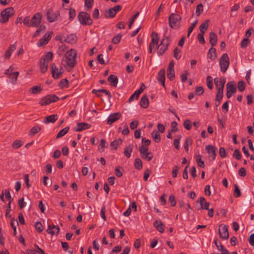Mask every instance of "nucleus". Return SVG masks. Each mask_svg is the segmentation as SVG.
Segmentation results:
<instances>
[{
    "instance_id": "obj_4",
    "label": "nucleus",
    "mask_w": 254,
    "mask_h": 254,
    "mask_svg": "<svg viewBox=\"0 0 254 254\" xmlns=\"http://www.w3.org/2000/svg\"><path fill=\"white\" fill-rule=\"evenodd\" d=\"M14 13V10L12 7H9L2 10L0 13L1 18L0 22L5 23L7 22L10 16Z\"/></svg>"
},
{
    "instance_id": "obj_58",
    "label": "nucleus",
    "mask_w": 254,
    "mask_h": 254,
    "mask_svg": "<svg viewBox=\"0 0 254 254\" xmlns=\"http://www.w3.org/2000/svg\"><path fill=\"white\" fill-rule=\"evenodd\" d=\"M94 3V0H85V5L87 7L88 10H90Z\"/></svg>"
},
{
    "instance_id": "obj_44",
    "label": "nucleus",
    "mask_w": 254,
    "mask_h": 254,
    "mask_svg": "<svg viewBox=\"0 0 254 254\" xmlns=\"http://www.w3.org/2000/svg\"><path fill=\"white\" fill-rule=\"evenodd\" d=\"M167 77L171 80H173L175 78L174 69H167Z\"/></svg>"
},
{
    "instance_id": "obj_20",
    "label": "nucleus",
    "mask_w": 254,
    "mask_h": 254,
    "mask_svg": "<svg viewBox=\"0 0 254 254\" xmlns=\"http://www.w3.org/2000/svg\"><path fill=\"white\" fill-rule=\"evenodd\" d=\"M139 151L140 153L141 156L143 159H146L148 155H151V152H148V149L145 147L143 145H141L139 148Z\"/></svg>"
},
{
    "instance_id": "obj_34",
    "label": "nucleus",
    "mask_w": 254,
    "mask_h": 254,
    "mask_svg": "<svg viewBox=\"0 0 254 254\" xmlns=\"http://www.w3.org/2000/svg\"><path fill=\"white\" fill-rule=\"evenodd\" d=\"M122 139L120 138L119 139H116L113 140L110 143V146L112 147V149L116 150L118 146L122 143Z\"/></svg>"
},
{
    "instance_id": "obj_14",
    "label": "nucleus",
    "mask_w": 254,
    "mask_h": 254,
    "mask_svg": "<svg viewBox=\"0 0 254 254\" xmlns=\"http://www.w3.org/2000/svg\"><path fill=\"white\" fill-rule=\"evenodd\" d=\"M222 225H220L219 229V235L220 238L224 240H227L229 238L228 227L227 225H224L222 227L221 229L220 227Z\"/></svg>"
},
{
    "instance_id": "obj_3",
    "label": "nucleus",
    "mask_w": 254,
    "mask_h": 254,
    "mask_svg": "<svg viewBox=\"0 0 254 254\" xmlns=\"http://www.w3.org/2000/svg\"><path fill=\"white\" fill-rule=\"evenodd\" d=\"M181 19V16L178 14H171L169 17V23L170 27L175 29H178L180 25Z\"/></svg>"
},
{
    "instance_id": "obj_10",
    "label": "nucleus",
    "mask_w": 254,
    "mask_h": 254,
    "mask_svg": "<svg viewBox=\"0 0 254 254\" xmlns=\"http://www.w3.org/2000/svg\"><path fill=\"white\" fill-rule=\"evenodd\" d=\"M42 18V14L40 12H37L34 14L31 18V27H38L41 22Z\"/></svg>"
},
{
    "instance_id": "obj_57",
    "label": "nucleus",
    "mask_w": 254,
    "mask_h": 254,
    "mask_svg": "<svg viewBox=\"0 0 254 254\" xmlns=\"http://www.w3.org/2000/svg\"><path fill=\"white\" fill-rule=\"evenodd\" d=\"M203 10V5L202 3H199L198 4L197 6H196V11H195V13L196 14L197 16H199L201 12H202Z\"/></svg>"
},
{
    "instance_id": "obj_62",
    "label": "nucleus",
    "mask_w": 254,
    "mask_h": 254,
    "mask_svg": "<svg viewBox=\"0 0 254 254\" xmlns=\"http://www.w3.org/2000/svg\"><path fill=\"white\" fill-rule=\"evenodd\" d=\"M204 34L202 33H199L197 35V38L199 42V43L201 44H204L205 42L204 38Z\"/></svg>"
},
{
    "instance_id": "obj_37",
    "label": "nucleus",
    "mask_w": 254,
    "mask_h": 254,
    "mask_svg": "<svg viewBox=\"0 0 254 254\" xmlns=\"http://www.w3.org/2000/svg\"><path fill=\"white\" fill-rule=\"evenodd\" d=\"M69 129V127H66L65 128L61 130L57 134L56 138H61V137H63V136H64L65 134H66L68 132Z\"/></svg>"
},
{
    "instance_id": "obj_33",
    "label": "nucleus",
    "mask_w": 254,
    "mask_h": 254,
    "mask_svg": "<svg viewBox=\"0 0 254 254\" xmlns=\"http://www.w3.org/2000/svg\"><path fill=\"white\" fill-rule=\"evenodd\" d=\"M53 57V53L51 52H48L41 58V60L48 63L52 60Z\"/></svg>"
},
{
    "instance_id": "obj_52",
    "label": "nucleus",
    "mask_w": 254,
    "mask_h": 254,
    "mask_svg": "<svg viewBox=\"0 0 254 254\" xmlns=\"http://www.w3.org/2000/svg\"><path fill=\"white\" fill-rule=\"evenodd\" d=\"M181 51L178 48L176 47L174 50V57L177 59L179 60L181 58V55L179 54L181 53Z\"/></svg>"
},
{
    "instance_id": "obj_45",
    "label": "nucleus",
    "mask_w": 254,
    "mask_h": 254,
    "mask_svg": "<svg viewBox=\"0 0 254 254\" xmlns=\"http://www.w3.org/2000/svg\"><path fill=\"white\" fill-rule=\"evenodd\" d=\"M223 97V91H221V89H219V91H217L216 97H215V101H218L219 102L221 101Z\"/></svg>"
},
{
    "instance_id": "obj_8",
    "label": "nucleus",
    "mask_w": 254,
    "mask_h": 254,
    "mask_svg": "<svg viewBox=\"0 0 254 254\" xmlns=\"http://www.w3.org/2000/svg\"><path fill=\"white\" fill-rule=\"evenodd\" d=\"M47 20L49 22L56 21L60 16V12L58 10L54 11L52 9H49L46 13Z\"/></svg>"
},
{
    "instance_id": "obj_61",
    "label": "nucleus",
    "mask_w": 254,
    "mask_h": 254,
    "mask_svg": "<svg viewBox=\"0 0 254 254\" xmlns=\"http://www.w3.org/2000/svg\"><path fill=\"white\" fill-rule=\"evenodd\" d=\"M22 145V144L21 143V141L17 139L13 142L12 146L14 149H17L21 146Z\"/></svg>"
},
{
    "instance_id": "obj_30",
    "label": "nucleus",
    "mask_w": 254,
    "mask_h": 254,
    "mask_svg": "<svg viewBox=\"0 0 254 254\" xmlns=\"http://www.w3.org/2000/svg\"><path fill=\"white\" fill-rule=\"evenodd\" d=\"M133 149V145L132 144H129L127 146L124 150V154L125 156H126L127 158H129L131 156V154L132 152Z\"/></svg>"
},
{
    "instance_id": "obj_47",
    "label": "nucleus",
    "mask_w": 254,
    "mask_h": 254,
    "mask_svg": "<svg viewBox=\"0 0 254 254\" xmlns=\"http://www.w3.org/2000/svg\"><path fill=\"white\" fill-rule=\"evenodd\" d=\"M235 190L234 192V196L235 197L237 198L241 195L240 190L237 184L234 185Z\"/></svg>"
},
{
    "instance_id": "obj_51",
    "label": "nucleus",
    "mask_w": 254,
    "mask_h": 254,
    "mask_svg": "<svg viewBox=\"0 0 254 254\" xmlns=\"http://www.w3.org/2000/svg\"><path fill=\"white\" fill-rule=\"evenodd\" d=\"M197 22V20H195L194 22L192 23L190 26L189 27L188 35L187 36L189 37L191 33V32L193 31V29L195 27Z\"/></svg>"
},
{
    "instance_id": "obj_53",
    "label": "nucleus",
    "mask_w": 254,
    "mask_h": 254,
    "mask_svg": "<svg viewBox=\"0 0 254 254\" xmlns=\"http://www.w3.org/2000/svg\"><path fill=\"white\" fill-rule=\"evenodd\" d=\"M121 169L122 170V171L123 170V169L122 168H121L120 166H117L116 167L115 170V175H116L117 177L119 178L123 176V173L122 171H121Z\"/></svg>"
},
{
    "instance_id": "obj_24",
    "label": "nucleus",
    "mask_w": 254,
    "mask_h": 254,
    "mask_svg": "<svg viewBox=\"0 0 254 254\" xmlns=\"http://www.w3.org/2000/svg\"><path fill=\"white\" fill-rule=\"evenodd\" d=\"M159 42L158 35L156 32H152L151 34V41L149 45L154 46L155 45H157Z\"/></svg>"
},
{
    "instance_id": "obj_6",
    "label": "nucleus",
    "mask_w": 254,
    "mask_h": 254,
    "mask_svg": "<svg viewBox=\"0 0 254 254\" xmlns=\"http://www.w3.org/2000/svg\"><path fill=\"white\" fill-rule=\"evenodd\" d=\"M59 100V98L55 94L48 95L41 98L39 104L42 106H46Z\"/></svg>"
},
{
    "instance_id": "obj_28",
    "label": "nucleus",
    "mask_w": 254,
    "mask_h": 254,
    "mask_svg": "<svg viewBox=\"0 0 254 254\" xmlns=\"http://www.w3.org/2000/svg\"><path fill=\"white\" fill-rule=\"evenodd\" d=\"M154 226L156 227V229L160 233L164 232V225L160 221L156 220L154 222Z\"/></svg>"
},
{
    "instance_id": "obj_13",
    "label": "nucleus",
    "mask_w": 254,
    "mask_h": 254,
    "mask_svg": "<svg viewBox=\"0 0 254 254\" xmlns=\"http://www.w3.org/2000/svg\"><path fill=\"white\" fill-rule=\"evenodd\" d=\"M53 34L52 32H49L46 33L42 38H41L38 41L37 43V45L38 47H41L42 46L46 45L48 42L50 40L52 35Z\"/></svg>"
},
{
    "instance_id": "obj_32",
    "label": "nucleus",
    "mask_w": 254,
    "mask_h": 254,
    "mask_svg": "<svg viewBox=\"0 0 254 254\" xmlns=\"http://www.w3.org/2000/svg\"><path fill=\"white\" fill-rule=\"evenodd\" d=\"M77 40V37L75 34H72L67 35L64 41L68 43L73 44L76 42Z\"/></svg>"
},
{
    "instance_id": "obj_21",
    "label": "nucleus",
    "mask_w": 254,
    "mask_h": 254,
    "mask_svg": "<svg viewBox=\"0 0 254 254\" xmlns=\"http://www.w3.org/2000/svg\"><path fill=\"white\" fill-rule=\"evenodd\" d=\"M58 120L57 115H51L46 117L43 120V123L47 124L49 123H54Z\"/></svg>"
},
{
    "instance_id": "obj_23",
    "label": "nucleus",
    "mask_w": 254,
    "mask_h": 254,
    "mask_svg": "<svg viewBox=\"0 0 254 254\" xmlns=\"http://www.w3.org/2000/svg\"><path fill=\"white\" fill-rule=\"evenodd\" d=\"M209 42L212 47L215 46L217 42V36L214 32H211L209 33Z\"/></svg>"
},
{
    "instance_id": "obj_42",
    "label": "nucleus",
    "mask_w": 254,
    "mask_h": 254,
    "mask_svg": "<svg viewBox=\"0 0 254 254\" xmlns=\"http://www.w3.org/2000/svg\"><path fill=\"white\" fill-rule=\"evenodd\" d=\"M135 168L137 170H140L142 168V163L140 158H136L134 162Z\"/></svg>"
},
{
    "instance_id": "obj_64",
    "label": "nucleus",
    "mask_w": 254,
    "mask_h": 254,
    "mask_svg": "<svg viewBox=\"0 0 254 254\" xmlns=\"http://www.w3.org/2000/svg\"><path fill=\"white\" fill-rule=\"evenodd\" d=\"M169 201L171 206L174 207L176 205V201L174 195H171L169 198Z\"/></svg>"
},
{
    "instance_id": "obj_26",
    "label": "nucleus",
    "mask_w": 254,
    "mask_h": 254,
    "mask_svg": "<svg viewBox=\"0 0 254 254\" xmlns=\"http://www.w3.org/2000/svg\"><path fill=\"white\" fill-rule=\"evenodd\" d=\"M16 47L15 44L10 45L5 52V58L9 59L12 54V52L15 50Z\"/></svg>"
},
{
    "instance_id": "obj_7",
    "label": "nucleus",
    "mask_w": 254,
    "mask_h": 254,
    "mask_svg": "<svg viewBox=\"0 0 254 254\" xmlns=\"http://www.w3.org/2000/svg\"><path fill=\"white\" fill-rule=\"evenodd\" d=\"M229 58L227 53L222 55L219 60L220 70L223 73H225L229 66Z\"/></svg>"
},
{
    "instance_id": "obj_55",
    "label": "nucleus",
    "mask_w": 254,
    "mask_h": 254,
    "mask_svg": "<svg viewBox=\"0 0 254 254\" xmlns=\"http://www.w3.org/2000/svg\"><path fill=\"white\" fill-rule=\"evenodd\" d=\"M184 127L187 130H190L191 128V123L190 120H186L184 122Z\"/></svg>"
},
{
    "instance_id": "obj_40",
    "label": "nucleus",
    "mask_w": 254,
    "mask_h": 254,
    "mask_svg": "<svg viewBox=\"0 0 254 254\" xmlns=\"http://www.w3.org/2000/svg\"><path fill=\"white\" fill-rule=\"evenodd\" d=\"M140 94V92L139 91H135L133 94H132L128 99V102L130 103L132 102L134 98L137 100L139 98V96Z\"/></svg>"
},
{
    "instance_id": "obj_50",
    "label": "nucleus",
    "mask_w": 254,
    "mask_h": 254,
    "mask_svg": "<svg viewBox=\"0 0 254 254\" xmlns=\"http://www.w3.org/2000/svg\"><path fill=\"white\" fill-rule=\"evenodd\" d=\"M250 42V41L248 38H244L241 43V47L242 48H246L248 46Z\"/></svg>"
},
{
    "instance_id": "obj_12",
    "label": "nucleus",
    "mask_w": 254,
    "mask_h": 254,
    "mask_svg": "<svg viewBox=\"0 0 254 254\" xmlns=\"http://www.w3.org/2000/svg\"><path fill=\"white\" fill-rule=\"evenodd\" d=\"M226 89V96L228 99L232 96L233 94L235 93L237 91L236 86L233 82H229L227 83Z\"/></svg>"
},
{
    "instance_id": "obj_25",
    "label": "nucleus",
    "mask_w": 254,
    "mask_h": 254,
    "mask_svg": "<svg viewBox=\"0 0 254 254\" xmlns=\"http://www.w3.org/2000/svg\"><path fill=\"white\" fill-rule=\"evenodd\" d=\"M149 104V101L147 95H144L141 98L140 101V105L143 108H146L148 107Z\"/></svg>"
},
{
    "instance_id": "obj_27",
    "label": "nucleus",
    "mask_w": 254,
    "mask_h": 254,
    "mask_svg": "<svg viewBox=\"0 0 254 254\" xmlns=\"http://www.w3.org/2000/svg\"><path fill=\"white\" fill-rule=\"evenodd\" d=\"M18 75L19 72L18 71H14V72H11V73L7 74L8 78L10 80V82L13 84H14L16 82Z\"/></svg>"
},
{
    "instance_id": "obj_60",
    "label": "nucleus",
    "mask_w": 254,
    "mask_h": 254,
    "mask_svg": "<svg viewBox=\"0 0 254 254\" xmlns=\"http://www.w3.org/2000/svg\"><path fill=\"white\" fill-rule=\"evenodd\" d=\"M35 229L37 231L41 233L43 230V226L41 222H37L35 224Z\"/></svg>"
},
{
    "instance_id": "obj_41",
    "label": "nucleus",
    "mask_w": 254,
    "mask_h": 254,
    "mask_svg": "<svg viewBox=\"0 0 254 254\" xmlns=\"http://www.w3.org/2000/svg\"><path fill=\"white\" fill-rule=\"evenodd\" d=\"M42 89L40 86H33L30 90V91L32 94H37L40 92L42 91Z\"/></svg>"
},
{
    "instance_id": "obj_18",
    "label": "nucleus",
    "mask_w": 254,
    "mask_h": 254,
    "mask_svg": "<svg viewBox=\"0 0 254 254\" xmlns=\"http://www.w3.org/2000/svg\"><path fill=\"white\" fill-rule=\"evenodd\" d=\"M197 202L199 203L201 205L200 208H198V209H208L209 206L210 205V203L207 202L205 198L204 197H200L199 200L197 201Z\"/></svg>"
},
{
    "instance_id": "obj_15",
    "label": "nucleus",
    "mask_w": 254,
    "mask_h": 254,
    "mask_svg": "<svg viewBox=\"0 0 254 254\" xmlns=\"http://www.w3.org/2000/svg\"><path fill=\"white\" fill-rule=\"evenodd\" d=\"M214 82L217 91H219V89H221V91H223L225 83L226 82V79L225 78L221 77L220 80H219L218 78L216 77L214 79Z\"/></svg>"
},
{
    "instance_id": "obj_56",
    "label": "nucleus",
    "mask_w": 254,
    "mask_h": 254,
    "mask_svg": "<svg viewBox=\"0 0 254 254\" xmlns=\"http://www.w3.org/2000/svg\"><path fill=\"white\" fill-rule=\"evenodd\" d=\"M238 88L240 92H242L245 89V83L244 81H240L238 82Z\"/></svg>"
},
{
    "instance_id": "obj_1",
    "label": "nucleus",
    "mask_w": 254,
    "mask_h": 254,
    "mask_svg": "<svg viewBox=\"0 0 254 254\" xmlns=\"http://www.w3.org/2000/svg\"><path fill=\"white\" fill-rule=\"evenodd\" d=\"M77 52L75 50L71 49L64 54L62 59V64L67 68L72 69L76 65V58Z\"/></svg>"
},
{
    "instance_id": "obj_29",
    "label": "nucleus",
    "mask_w": 254,
    "mask_h": 254,
    "mask_svg": "<svg viewBox=\"0 0 254 254\" xmlns=\"http://www.w3.org/2000/svg\"><path fill=\"white\" fill-rule=\"evenodd\" d=\"M208 58L210 59L213 60L217 57V54L216 49L213 47H211L208 51Z\"/></svg>"
},
{
    "instance_id": "obj_36",
    "label": "nucleus",
    "mask_w": 254,
    "mask_h": 254,
    "mask_svg": "<svg viewBox=\"0 0 254 254\" xmlns=\"http://www.w3.org/2000/svg\"><path fill=\"white\" fill-rule=\"evenodd\" d=\"M40 69L41 72L43 73L46 72L48 69V63L41 60L40 63Z\"/></svg>"
},
{
    "instance_id": "obj_39",
    "label": "nucleus",
    "mask_w": 254,
    "mask_h": 254,
    "mask_svg": "<svg viewBox=\"0 0 254 254\" xmlns=\"http://www.w3.org/2000/svg\"><path fill=\"white\" fill-rule=\"evenodd\" d=\"M201 158L202 156L201 155L199 154L197 155L196 157V161L199 167L203 168L205 167L204 162L202 160Z\"/></svg>"
},
{
    "instance_id": "obj_17",
    "label": "nucleus",
    "mask_w": 254,
    "mask_h": 254,
    "mask_svg": "<svg viewBox=\"0 0 254 254\" xmlns=\"http://www.w3.org/2000/svg\"><path fill=\"white\" fill-rule=\"evenodd\" d=\"M121 117V114L120 112H117L111 114L108 118L107 123L108 125H112L113 123L118 120Z\"/></svg>"
},
{
    "instance_id": "obj_11",
    "label": "nucleus",
    "mask_w": 254,
    "mask_h": 254,
    "mask_svg": "<svg viewBox=\"0 0 254 254\" xmlns=\"http://www.w3.org/2000/svg\"><path fill=\"white\" fill-rule=\"evenodd\" d=\"M205 150L206 152L208 154L209 158L212 161L215 160L217 148L212 145H208L206 146Z\"/></svg>"
},
{
    "instance_id": "obj_22",
    "label": "nucleus",
    "mask_w": 254,
    "mask_h": 254,
    "mask_svg": "<svg viewBox=\"0 0 254 254\" xmlns=\"http://www.w3.org/2000/svg\"><path fill=\"white\" fill-rule=\"evenodd\" d=\"M108 82L110 83L111 86L116 87L118 82V79L117 76L111 74L107 79Z\"/></svg>"
},
{
    "instance_id": "obj_19",
    "label": "nucleus",
    "mask_w": 254,
    "mask_h": 254,
    "mask_svg": "<svg viewBox=\"0 0 254 254\" xmlns=\"http://www.w3.org/2000/svg\"><path fill=\"white\" fill-rule=\"evenodd\" d=\"M157 79L158 81L165 88V70L164 69H161L158 72Z\"/></svg>"
},
{
    "instance_id": "obj_54",
    "label": "nucleus",
    "mask_w": 254,
    "mask_h": 254,
    "mask_svg": "<svg viewBox=\"0 0 254 254\" xmlns=\"http://www.w3.org/2000/svg\"><path fill=\"white\" fill-rule=\"evenodd\" d=\"M181 137H182L181 135H179L177 136V138H175L174 140V145L175 146V147L177 149H179V148H180L179 143H180V141Z\"/></svg>"
},
{
    "instance_id": "obj_59",
    "label": "nucleus",
    "mask_w": 254,
    "mask_h": 254,
    "mask_svg": "<svg viewBox=\"0 0 254 254\" xmlns=\"http://www.w3.org/2000/svg\"><path fill=\"white\" fill-rule=\"evenodd\" d=\"M67 84H68V80L66 78H64V79H62L60 81V82L59 84V86L61 88H64V87L67 86Z\"/></svg>"
},
{
    "instance_id": "obj_38",
    "label": "nucleus",
    "mask_w": 254,
    "mask_h": 254,
    "mask_svg": "<svg viewBox=\"0 0 254 254\" xmlns=\"http://www.w3.org/2000/svg\"><path fill=\"white\" fill-rule=\"evenodd\" d=\"M151 134H152L153 139L154 140V141L156 142H159L160 141V140H161L160 135L157 131H156V130L153 131Z\"/></svg>"
},
{
    "instance_id": "obj_35",
    "label": "nucleus",
    "mask_w": 254,
    "mask_h": 254,
    "mask_svg": "<svg viewBox=\"0 0 254 254\" xmlns=\"http://www.w3.org/2000/svg\"><path fill=\"white\" fill-rule=\"evenodd\" d=\"M41 129L42 127H41L39 126H35L31 128L29 135L33 136L41 130Z\"/></svg>"
},
{
    "instance_id": "obj_46",
    "label": "nucleus",
    "mask_w": 254,
    "mask_h": 254,
    "mask_svg": "<svg viewBox=\"0 0 254 254\" xmlns=\"http://www.w3.org/2000/svg\"><path fill=\"white\" fill-rule=\"evenodd\" d=\"M122 37V35L121 34H118L116 35H115L112 40V42L114 44H118L121 39V38Z\"/></svg>"
},
{
    "instance_id": "obj_49",
    "label": "nucleus",
    "mask_w": 254,
    "mask_h": 254,
    "mask_svg": "<svg viewBox=\"0 0 254 254\" xmlns=\"http://www.w3.org/2000/svg\"><path fill=\"white\" fill-rule=\"evenodd\" d=\"M23 23L28 27H31V21L30 16H26L23 20Z\"/></svg>"
},
{
    "instance_id": "obj_9",
    "label": "nucleus",
    "mask_w": 254,
    "mask_h": 254,
    "mask_svg": "<svg viewBox=\"0 0 254 254\" xmlns=\"http://www.w3.org/2000/svg\"><path fill=\"white\" fill-rule=\"evenodd\" d=\"M51 73L54 79H58L62 77L63 73V69L62 67L58 68L55 64L53 63L51 65Z\"/></svg>"
},
{
    "instance_id": "obj_5",
    "label": "nucleus",
    "mask_w": 254,
    "mask_h": 254,
    "mask_svg": "<svg viewBox=\"0 0 254 254\" xmlns=\"http://www.w3.org/2000/svg\"><path fill=\"white\" fill-rule=\"evenodd\" d=\"M171 41V37L166 36L161 40L160 44L158 46V55H162L167 50Z\"/></svg>"
},
{
    "instance_id": "obj_63",
    "label": "nucleus",
    "mask_w": 254,
    "mask_h": 254,
    "mask_svg": "<svg viewBox=\"0 0 254 254\" xmlns=\"http://www.w3.org/2000/svg\"><path fill=\"white\" fill-rule=\"evenodd\" d=\"M204 92L203 88L202 86H199L196 87L195 90V94L196 95L200 96L202 95Z\"/></svg>"
},
{
    "instance_id": "obj_2",
    "label": "nucleus",
    "mask_w": 254,
    "mask_h": 254,
    "mask_svg": "<svg viewBox=\"0 0 254 254\" xmlns=\"http://www.w3.org/2000/svg\"><path fill=\"white\" fill-rule=\"evenodd\" d=\"M77 18L80 23L83 26H90L93 23V20L91 18L89 14L86 11L79 12Z\"/></svg>"
},
{
    "instance_id": "obj_31",
    "label": "nucleus",
    "mask_w": 254,
    "mask_h": 254,
    "mask_svg": "<svg viewBox=\"0 0 254 254\" xmlns=\"http://www.w3.org/2000/svg\"><path fill=\"white\" fill-rule=\"evenodd\" d=\"M209 20L208 19L206 20L205 21H204L202 23L200 24L199 26V30L200 31V33H205V32L207 31L209 25L208 22Z\"/></svg>"
},
{
    "instance_id": "obj_16",
    "label": "nucleus",
    "mask_w": 254,
    "mask_h": 254,
    "mask_svg": "<svg viewBox=\"0 0 254 254\" xmlns=\"http://www.w3.org/2000/svg\"><path fill=\"white\" fill-rule=\"evenodd\" d=\"M91 125L86 123H78L76 125V127H74L73 130L76 132L82 131L83 130L90 128Z\"/></svg>"
},
{
    "instance_id": "obj_48",
    "label": "nucleus",
    "mask_w": 254,
    "mask_h": 254,
    "mask_svg": "<svg viewBox=\"0 0 254 254\" xmlns=\"http://www.w3.org/2000/svg\"><path fill=\"white\" fill-rule=\"evenodd\" d=\"M232 155L233 157L235 158L238 160H240L242 158V155L239 150L238 149H236L234 150Z\"/></svg>"
},
{
    "instance_id": "obj_43",
    "label": "nucleus",
    "mask_w": 254,
    "mask_h": 254,
    "mask_svg": "<svg viewBox=\"0 0 254 254\" xmlns=\"http://www.w3.org/2000/svg\"><path fill=\"white\" fill-rule=\"evenodd\" d=\"M192 140L190 137H188L186 138V139L185 140V142L184 147H185V150L187 152H188V151H189L188 146L190 145H191L192 144Z\"/></svg>"
}]
</instances>
